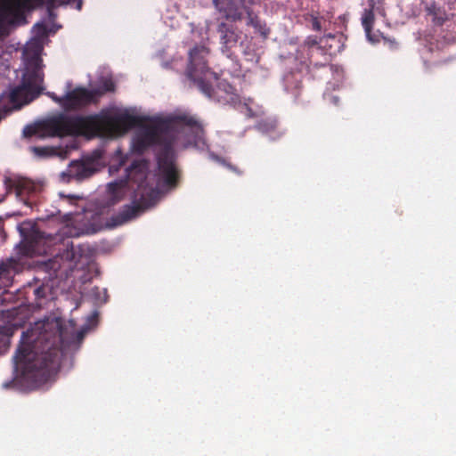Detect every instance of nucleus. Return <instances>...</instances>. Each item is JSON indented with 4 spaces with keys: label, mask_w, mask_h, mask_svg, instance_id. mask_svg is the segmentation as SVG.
<instances>
[{
    "label": "nucleus",
    "mask_w": 456,
    "mask_h": 456,
    "mask_svg": "<svg viewBox=\"0 0 456 456\" xmlns=\"http://www.w3.org/2000/svg\"><path fill=\"white\" fill-rule=\"evenodd\" d=\"M62 330L58 328L53 336L23 331L12 357L15 371L20 379L31 384L48 379L60 368Z\"/></svg>",
    "instance_id": "f257e3e1"
},
{
    "label": "nucleus",
    "mask_w": 456,
    "mask_h": 456,
    "mask_svg": "<svg viewBox=\"0 0 456 456\" xmlns=\"http://www.w3.org/2000/svg\"><path fill=\"white\" fill-rule=\"evenodd\" d=\"M108 116V114H100ZM123 115H128L137 118L134 125L124 127H113L110 131L97 134L99 137L107 136L115 133H125L129 129L141 126V129L133 138L132 150L134 153L143 154L149 148L158 145L160 147L157 154V164L159 171L167 185L175 187L178 181V170L175 166V144L177 138L175 130L171 126V123L167 120H157L151 125H142L143 118L139 116L122 113L111 116L116 118ZM110 117V115H109ZM93 137H96L94 135Z\"/></svg>",
    "instance_id": "f03ea898"
},
{
    "label": "nucleus",
    "mask_w": 456,
    "mask_h": 456,
    "mask_svg": "<svg viewBox=\"0 0 456 456\" xmlns=\"http://www.w3.org/2000/svg\"><path fill=\"white\" fill-rule=\"evenodd\" d=\"M137 118L128 115L116 118L101 115L69 116L59 114L39 125H28L23 129L24 137L37 136L64 137L67 135H84L92 138L102 134L113 127L127 128L135 124Z\"/></svg>",
    "instance_id": "7ed1b4c3"
},
{
    "label": "nucleus",
    "mask_w": 456,
    "mask_h": 456,
    "mask_svg": "<svg viewBox=\"0 0 456 456\" xmlns=\"http://www.w3.org/2000/svg\"><path fill=\"white\" fill-rule=\"evenodd\" d=\"M37 4L45 5L50 16L53 10L63 5H73L77 3L55 4L54 0H34ZM33 0H0V38L10 33L12 26L24 19V12L32 7Z\"/></svg>",
    "instance_id": "20e7f679"
},
{
    "label": "nucleus",
    "mask_w": 456,
    "mask_h": 456,
    "mask_svg": "<svg viewBox=\"0 0 456 456\" xmlns=\"http://www.w3.org/2000/svg\"><path fill=\"white\" fill-rule=\"evenodd\" d=\"M208 49L203 45L195 46L189 53V64L186 69L187 77L192 81L202 94L208 98L214 96L212 80L217 77L208 66L207 56Z\"/></svg>",
    "instance_id": "39448f33"
},
{
    "label": "nucleus",
    "mask_w": 456,
    "mask_h": 456,
    "mask_svg": "<svg viewBox=\"0 0 456 456\" xmlns=\"http://www.w3.org/2000/svg\"><path fill=\"white\" fill-rule=\"evenodd\" d=\"M43 82V60L37 53H35L27 61L21 84L11 92V100L18 101L22 94H29L32 97H37L44 89Z\"/></svg>",
    "instance_id": "423d86ee"
},
{
    "label": "nucleus",
    "mask_w": 456,
    "mask_h": 456,
    "mask_svg": "<svg viewBox=\"0 0 456 456\" xmlns=\"http://www.w3.org/2000/svg\"><path fill=\"white\" fill-rule=\"evenodd\" d=\"M4 184L8 191H13L16 197L25 205L32 207L44 189V183L39 181L20 176L6 177Z\"/></svg>",
    "instance_id": "0eeeda50"
},
{
    "label": "nucleus",
    "mask_w": 456,
    "mask_h": 456,
    "mask_svg": "<svg viewBox=\"0 0 456 456\" xmlns=\"http://www.w3.org/2000/svg\"><path fill=\"white\" fill-rule=\"evenodd\" d=\"M77 3V10L81 11L83 6V0H54L55 4H63ZM215 8L222 14L226 20L232 21H239L242 20L243 14L241 9H246V0H212Z\"/></svg>",
    "instance_id": "6e6552de"
},
{
    "label": "nucleus",
    "mask_w": 456,
    "mask_h": 456,
    "mask_svg": "<svg viewBox=\"0 0 456 456\" xmlns=\"http://www.w3.org/2000/svg\"><path fill=\"white\" fill-rule=\"evenodd\" d=\"M101 95L102 93L98 90L76 87L65 94L64 110L67 111L77 110L91 103H96Z\"/></svg>",
    "instance_id": "1a4fd4ad"
},
{
    "label": "nucleus",
    "mask_w": 456,
    "mask_h": 456,
    "mask_svg": "<svg viewBox=\"0 0 456 456\" xmlns=\"http://www.w3.org/2000/svg\"><path fill=\"white\" fill-rule=\"evenodd\" d=\"M173 124L179 126L186 134V141L190 143H200L204 140L203 126L192 116L177 115L172 120Z\"/></svg>",
    "instance_id": "9d476101"
},
{
    "label": "nucleus",
    "mask_w": 456,
    "mask_h": 456,
    "mask_svg": "<svg viewBox=\"0 0 456 456\" xmlns=\"http://www.w3.org/2000/svg\"><path fill=\"white\" fill-rule=\"evenodd\" d=\"M23 237L25 253L27 255L40 254V244L46 238L45 232L38 230L36 224L24 222L19 226Z\"/></svg>",
    "instance_id": "9b49d317"
},
{
    "label": "nucleus",
    "mask_w": 456,
    "mask_h": 456,
    "mask_svg": "<svg viewBox=\"0 0 456 456\" xmlns=\"http://www.w3.org/2000/svg\"><path fill=\"white\" fill-rule=\"evenodd\" d=\"M217 31L220 34V44L222 53L228 58L235 57V49L239 46L240 34L232 25L221 22L218 25Z\"/></svg>",
    "instance_id": "f8f14e48"
},
{
    "label": "nucleus",
    "mask_w": 456,
    "mask_h": 456,
    "mask_svg": "<svg viewBox=\"0 0 456 456\" xmlns=\"http://www.w3.org/2000/svg\"><path fill=\"white\" fill-rule=\"evenodd\" d=\"M144 210L145 208L136 202H133L131 205H125L118 214L110 217V224L112 227L123 225L138 217Z\"/></svg>",
    "instance_id": "ddd939ff"
},
{
    "label": "nucleus",
    "mask_w": 456,
    "mask_h": 456,
    "mask_svg": "<svg viewBox=\"0 0 456 456\" xmlns=\"http://www.w3.org/2000/svg\"><path fill=\"white\" fill-rule=\"evenodd\" d=\"M97 169L93 159L73 161L69 167L70 175L81 181L92 176Z\"/></svg>",
    "instance_id": "4468645a"
},
{
    "label": "nucleus",
    "mask_w": 456,
    "mask_h": 456,
    "mask_svg": "<svg viewBox=\"0 0 456 456\" xmlns=\"http://www.w3.org/2000/svg\"><path fill=\"white\" fill-rule=\"evenodd\" d=\"M126 180H118L108 183L107 185V203L108 205H115L119 202L125 194L126 186Z\"/></svg>",
    "instance_id": "2eb2a0df"
},
{
    "label": "nucleus",
    "mask_w": 456,
    "mask_h": 456,
    "mask_svg": "<svg viewBox=\"0 0 456 456\" xmlns=\"http://www.w3.org/2000/svg\"><path fill=\"white\" fill-rule=\"evenodd\" d=\"M245 11L247 12V25L253 27L256 32L266 37L269 34V29L266 28V24L254 13L250 7L247 6Z\"/></svg>",
    "instance_id": "dca6fc26"
},
{
    "label": "nucleus",
    "mask_w": 456,
    "mask_h": 456,
    "mask_svg": "<svg viewBox=\"0 0 456 456\" xmlns=\"http://www.w3.org/2000/svg\"><path fill=\"white\" fill-rule=\"evenodd\" d=\"M285 89L296 97L302 88L301 75L299 73H289L284 77Z\"/></svg>",
    "instance_id": "f3484780"
},
{
    "label": "nucleus",
    "mask_w": 456,
    "mask_h": 456,
    "mask_svg": "<svg viewBox=\"0 0 456 456\" xmlns=\"http://www.w3.org/2000/svg\"><path fill=\"white\" fill-rule=\"evenodd\" d=\"M374 20L375 16L373 12V8L371 7L370 9H364L362 14V24L367 36H370V34L372 31Z\"/></svg>",
    "instance_id": "a211bd4d"
},
{
    "label": "nucleus",
    "mask_w": 456,
    "mask_h": 456,
    "mask_svg": "<svg viewBox=\"0 0 456 456\" xmlns=\"http://www.w3.org/2000/svg\"><path fill=\"white\" fill-rule=\"evenodd\" d=\"M12 335L11 330L6 327H0V343L5 347L4 350L10 346V336Z\"/></svg>",
    "instance_id": "6ab92c4d"
},
{
    "label": "nucleus",
    "mask_w": 456,
    "mask_h": 456,
    "mask_svg": "<svg viewBox=\"0 0 456 456\" xmlns=\"http://www.w3.org/2000/svg\"><path fill=\"white\" fill-rule=\"evenodd\" d=\"M31 150L36 155L40 157L49 156L53 151L49 147H32Z\"/></svg>",
    "instance_id": "aec40b11"
},
{
    "label": "nucleus",
    "mask_w": 456,
    "mask_h": 456,
    "mask_svg": "<svg viewBox=\"0 0 456 456\" xmlns=\"http://www.w3.org/2000/svg\"><path fill=\"white\" fill-rule=\"evenodd\" d=\"M102 94L105 92H113L115 90V84L111 79H106L102 85ZM100 93L101 91L98 90Z\"/></svg>",
    "instance_id": "412c9836"
},
{
    "label": "nucleus",
    "mask_w": 456,
    "mask_h": 456,
    "mask_svg": "<svg viewBox=\"0 0 456 456\" xmlns=\"http://www.w3.org/2000/svg\"><path fill=\"white\" fill-rule=\"evenodd\" d=\"M34 29L36 31V34L39 37H45L47 36V28L43 23H37L34 26Z\"/></svg>",
    "instance_id": "4be33fe9"
},
{
    "label": "nucleus",
    "mask_w": 456,
    "mask_h": 456,
    "mask_svg": "<svg viewBox=\"0 0 456 456\" xmlns=\"http://www.w3.org/2000/svg\"><path fill=\"white\" fill-rule=\"evenodd\" d=\"M47 94L54 102L60 104L64 110L65 95L58 96L54 93H48Z\"/></svg>",
    "instance_id": "5701e85b"
},
{
    "label": "nucleus",
    "mask_w": 456,
    "mask_h": 456,
    "mask_svg": "<svg viewBox=\"0 0 456 456\" xmlns=\"http://www.w3.org/2000/svg\"><path fill=\"white\" fill-rule=\"evenodd\" d=\"M18 381H19L18 379H13L10 382L4 383V387H14L17 386Z\"/></svg>",
    "instance_id": "b1692460"
},
{
    "label": "nucleus",
    "mask_w": 456,
    "mask_h": 456,
    "mask_svg": "<svg viewBox=\"0 0 456 456\" xmlns=\"http://www.w3.org/2000/svg\"><path fill=\"white\" fill-rule=\"evenodd\" d=\"M245 106H246V110H247V112H246L247 117H248V118L256 117V113L252 110V109L250 107H248L247 104H245Z\"/></svg>",
    "instance_id": "393cba45"
},
{
    "label": "nucleus",
    "mask_w": 456,
    "mask_h": 456,
    "mask_svg": "<svg viewBox=\"0 0 456 456\" xmlns=\"http://www.w3.org/2000/svg\"><path fill=\"white\" fill-rule=\"evenodd\" d=\"M313 26H314V28L315 30H320L321 29V24L318 20H314V23H313Z\"/></svg>",
    "instance_id": "a878e982"
},
{
    "label": "nucleus",
    "mask_w": 456,
    "mask_h": 456,
    "mask_svg": "<svg viewBox=\"0 0 456 456\" xmlns=\"http://www.w3.org/2000/svg\"><path fill=\"white\" fill-rule=\"evenodd\" d=\"M428 12H429V13H430V14H434V15H436V12H433V11L431 10V8H428Z\"/></svg>",
    "instance_id": "bb28decb"
},
{
    "label": "nucleus",
    "mask_w": 456,
    "mask_h": 456,
    "mask_svg": "<svg viewBox=\"0 0 456 456\" xmlns=\"http://www.w3.org/2000/svg\"><path fill=\"white\" fill-rule=\"evenodd\" d=\"M4 200V196L0 195V202Z\"/></svg>",
    "instance_id": "cd10ccee"
},
{
    "label": "nucleus",
    "mask_w": 456,
    "mask_h": 456,
    "mask_svg": "<svg viewBox=\"0 0 456 456\" xmlns=\"http://www.w3.org/2000/svg\"><path fill=\"white\" fill-rule=\"evenodd\" d=\"M39 292V289H36V294H37Z\"/></svg>",
    "instance_id": "c85d7f7f"
}]
</instances>
